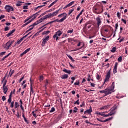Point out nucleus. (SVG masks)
Segmentation results:
<instances>
[{
  "mask_svg": "<svg viewBox=\"0 0 128 128\" xmlns=\"http://www.w3.org/2000/svg\"><path fill=\"white\" fill-rule=\"evenodd\" d=\"M99 92H100V94H104V96H106L110 94L112 92H114V90H112V88L108 87L104 90H100Z\"/></svg>",
  "mask_w": 128,
  "mask_h": 128,
  "instance_id": "nucleus-1",
  "label": "nucleus"
},
{
  "mask_svg": "<svg viewBox=\"0 0 128 128\" xmlns=\"http://www.w3.org/2000/svg\"><path fill=\"white\" fill-rule=\"evenodd\" d=\"M62 32L59 30L56 32L55 34L53 36V38H54V40H55L56 38V40H58V38H60L58 36H62Z\"/></svg>",
  "mask_w": 128,
  "mask_h": 128,
  "instance_id": "nucleus-2",
  "label": "nucleus"
},
{
  "mask_svg": "<svg viewBox=\"0 0 128 128\" xmlns=\"http://www.w3.org/2000/svg\"><path fill=\"white\" fill-rule=\"evenodd\" d=\"M59 12H60V10H56V12H54L53 13L48 14V18H54V16H58V14Z\"/></svg>",
  "mask_w": 128,
  "mask_h": 128,
  "instance_id": "nucleus-3",
  "label": "nucleus"
},
{
  "mask_svg": "<svg viewBox=\"0 0 128 128\" xmlns=\"http://www.w3.org/2000/svg\"><path fill=\"white\" fill-rule=\"evenodd\" d=\"M40 12H42L41 10H39L38 12H37L36 13L32 15V16H34L30 20H29L28 22H26L27 24H30V22H32V20H34L35 18H36V16H38V13Z\"/></svg>",
  "mask_w": 128,
  "mask_h": 128,
  "instance_id": "nucleus-4",
  "label": "nucleus"
},
{
  "mask_svg": "<svg viewBox=\"0 0 128 128\" xmlns=\"http://www.w3.org/2000/svg\"><path fill=\"white\" fill-rule=\"evenodd\" d=\"M4 8L8 12H14V8L12 6H9V5H6L4 7Z\"/></svg>",
  "mask_w": 128,
  "mask_h": 128,
  "instance_id": "nucleus-5",
  "label": "nucleus"
},
{
  "mask_svg": "<svg viewBox=\"0 0 128 128\" xmlns=\"http://www.w3.org/2000/svg\"><path fill=\"white\" fill-rule=\"evenodd\" d=\"M117 106L114 105L110 110V116L115 114H116V110Z\"/></svg>",
  "mask_w": 128,
  "mask_h": 128,
  "instance_id": "nucleus-6",
  "label": "nucleus"
},
{
  "mask_svg": "<svg viewBox=\"0 0 128 128\" xmlns=\"http://www.w3.org/2000/svg\"><path fill=\"white\" fill-rule=\"evenodd\" d=\"M96 20L97 22L96 24L98 26V28H100V24H102V19L100 17H97L96 18Z\"/></svg>",
  "mask_w": 128,
  "mask_h": 128,
  "instance_id": "nucleus-7",
  "label": "nucleus"
},
{
  "mask_svg": "<svg viewBox=\"0 0 128 128\" xmlns=\"http://www.w3.org/2000/svg\"><path fill=\"white\" fill-rule=\"evenodd\" d=\"M62 16H64L63 18H64L65 20H66V16H68V14L66 12L62 13L58 15V18H62Z\"/></svg>",
  "mask_w": 128,
  "mask_h": 128,
  "instance_id": "nucleus-8",
  "label": "nucleus"
},
{
  "mask_svg": "<svg viewBox=\"0 0 128 128\" xmlns=\"http://www.w3.org/2000/svg\"><path fill=\"white\" fill-rule=\"evenodd\" d=\"M110 70L106 75V78L104 79V80H110Z\"/></svg>",
  "mask_w": 128,
  "mask_h": 128,
  "instance_id": "nucleus-9",
  "label": "nucleus"
},
{
  "mask_svg": "<svg viewBox=\"0 0 128 128\" xmlns=\"http://www.w3.org/2000/svg\"><path fill=\"white\" fill-rule=\"evenodd\" d=\"M92 112V106H90V109L85 111L84 112V114H90Z\"/></svg>",
  "mask_w": 128,
  "mask_h": 128,
  "instance_id": "nucleus-10",
  "label": "nucleus"
},
{
  "mask_svg": "<svg viewBox=\"0 0 128 128\" xmlns=\"http://www.w3.org/2000/svg\"><path fill=\"white\" fill-rule=\"evenodd\" d=\"M74 4V1L70 2L64 8V10H66V8H70V6H72V5Z\"/></svg>",
  "mask_w": 128,
  "mask_h": 128,
  "instance_id": "nucleus-11",
  "label": "nucleus"
},
{
  "mask_svg": "<svg viewBox=\"0 0 128 128\" xmlns=\"http://www.w3.org/2000/svg\"><path fill=\"white\" fill-rule=\"evenodd\" d=\"M14 32H16V30H13L11 31H10L6 35V36H7V38H8L10 36H12V34H14Z\"/></svg>",
  "mask_w": 128,
  "mask_h": 128,
  "instance_id": "nucleus-12",
  "label": "nucleus"
},
{
  "mask_svg": "<svg viewBox=\"0 0 128 128\" xmlns=\"http://www.w3.org/2000/svg\"><path fill=\"white\" fill-rule=\"evenodd\" d=\"M30 50V48H28L26 50H25L22 54H20V56H22L24 54H28V52Z\"/></svg>",
  "mask_w": 128,
  "mask_h": 128,
  "instance_id": "nucleus-13",
  "label": "nucleus"
},
{
  "mask_svg": "<svg viewBox=\"0 0 128 128\" xmlns=\"http://www.w3.org/2000/svg\"><path fill=\"white\" fill-rule=\"evenodd\" d=\"M118 62H116L114 66V68L113 70V72L114 74H116V69L118 68Z\"/></svg>",
  "mask_w": 128,
  "mask_h": 128,
  "instance_id": "nucleus-14",
  "label": "nucleus"
},
{
  "mask_svg": "<svg viewBox=\"0 0 128 128\" xmlns=\"http://www.w3.org/2000/svg\"><path fill=\"white\" fill-rule=\"evenodd\" d=\"M65 20H66V18H62L60 20H58V19H56V20H54V22H62Z\"/></svg>",
  "mask_w": 128,
  "mask_h": 128,
  "instance_id": "nucleus-15",
  "label": "nucleus"
},
{
  "mask_svg": "<svg viewBox=\"0 0 128 128\" xmlns=\"http://www.w3.org/2000/svg\"><path fill=\"white\" fill-rule=\"evenodd\" d=\"M2 90H3V92H4V94H6V92H8V86L2 87Z\"/></svg>",
  "mask_w": 128,
  "mask_h": 128,
  "instance_id": "nucleus-16",
  "label": "nucleus"
},
{
  "mask_svg": "<svg viewBox=\"0 0 128 128\" xmlns=\"http://www.w3.org/2000/svg\"><path fill=\"white\" fill-rule=\"evenodd\" d=\"M108 28H112V26H108V25H104V26H102L101 29L102 30H108Z\"/></svg>",
  "mask_w": 128,
  "mask_h": 128,
  "instance_id": "nucleus-17",
  "label": "nucleus"
},
{
  "mask_svg": "<svg viewBox=\"0 0 128 128\" xmlns=\"http://www.w3.org/2000/svg\"><path fill=\"white\" fill-rule=\"evenodd\" d=\"M63 72H66V74H72V70H68L66 68L63 69Z\"/></svg>",
  "mask_w": 128,
  "mask_h": 128,
  "instance_id": "nucleus-18",
  "label": "nucleus"
},
{
  "mask_svg": "<svg viewBox=\"0 0 128 128\" xmlns=\"http://www.w3.org/2000/svg\"><path fill=\"white\" fill-rule=\"evenodd\" d=\"M98 10V8H94V9H93V12H94V14H102V12H96V10Z\"/></svg>",
  "mask_w": 128,
  "mask_h": 128,
  "instance_id": "nucleus-19",
  "label": "nucleus"
},
{
  "mask_svg": "<svg viewBox=\"0 0 128 128\" xmlns=\"http://www.w3.org/2000/svg\"><path fill=\"white\" fill-rule=\"evenodd\" d=\"M11 54H12V52L9 53L8 55L4 56L3 58H2L0 60V61L3 62V60H6V58H8V56H10Z\"/></svg>",
  "mask_w": 128,
  "mask_h": 128,
  "instance_id": "nucleus-20",
  "label": "nucleus"
},
{
  "mask_svg": "<svg viewBox=\"0 0 128 128\" xmlns=\"http://www.w3.org/2000/svg\"><path fill=\"white\" fill-rule=\"evenodd\" d=\"M42 22V21L40 19L34 23V26H38V24H40V22Z\"/></svg>",
  "mask_w": 128,
  "mask_h": 128,
  "instance_id": "nucleus-21",
  "label": "nucleus"
},
{
  "mask_svg": "<svg viewBox=\"0 0 128 128\" xmlns=\"http://www.w3.org/2000/svg\"><path fill=\"white\" fill-rule=\"evenodd\" d=\"M68 78V74H64L61 76V78H62V80H66V78Z\"/></svg>",
  "mask_w": 128,
  "mask_h": 128,
  "instance_id": "nucleus-22",
  "label": "nucleus"
},
{
  "mask_svg": "<svg viewBox=\"0 0 128 128\" xmlns=\"http://www.w3.org/2000/svg\"><path fill=\"white\" fill-rule=\"evenodd\" d=\"M58 0H56L55 1H54V2H52L48 6V8H50L51 6H54V4H56V2H58Z\"/></svg>",
  "mask_w": 128,
  "mask_h": 128,
  "instance_id": "nucleus-23",
  "label": "nucleus"
},
{
  "mask_svg": "<svg viewBox=\"0 0 128 128\" xmlns=\"http://www.w3.org/2000/svg\"><path fill=\"white\" fill-rule=\"evenodd\" d=\"M110 108V105L104 106L100 108V110H108Z\"/></svg>",
  "mask_w": 128,
  "mask_h": 128,
  "instance_id": "nucleus-24",
  "label": "nucleus"
},
{
  "mask_svg": "<svg viewBox=\"0 0 128 128\" xmlns=\"http://www.w3.org/2000/svg\"><path fill=\"white\" fill-rule=\"evenodd\" d=\"M46 18H48V14L44 16L41 18L40 20L42 22V20H46Z\"/></svg>",
  "mask_w": 128,
  "mask_h": 128,
  "instance_id": "nucleus-25",
  "label": "nucleus"
},
{
  "mask_svg": "<svg viewBox=\"0 0 128 128\" xmlns=\"http://www.w3.org/2000/svg\"><path fill=\"white\" fill-rule=\"evenodd\" d=\"M22 4H24V2H22L18 1L16 4V6H22Z\"/></svg>",
  "mask_w": 128,
  "mask_h": 128,
  "instance_id": "nucleus-26",
  "label": "nucleus"
},
{
  "mask_svg": "<svg viewBox=\"0 0 128 128\" xmlns=\"http://www.w3.org/2000/svg\"><path fill=\"white\" fill-rule=\"evenodd\" d=\"M14 70H10L9 74L8 75V76H12V74H14Z\"/></svg>",
  "mask_w": 128,
  "mask_h": 128,
  "instance_id": "nucleus-27",
  "label": "nucleus"
},
{
  "mask_svg": "<svg viewBox=\"0 0 128 128\" xmlns=\"http://www.w3.org/2000/svg\"><path fill=\"white\" fill-rule=\"evenodd\" d=\"M46 42H48V41L46 40H45L44 39L42 42V46H46Z\"/></svg>",
  "mask_w": 128,
  "mask_h": 128,
  "instance_id": "nucleus-28",
  "label": "nucleus"
},
{
  "mask_svg": "<svg viewBox=\"0 0 128 128\" xmlns=\"http://www.w3.org/2000/svg\"><path fill=\"white\" fill-rule=\"evenodd\" d=\"M66 56L68 58H69L70 60H72V62H75L74 60V58L72 56H70V55L67 54Z\"/></svg>",
  "mask_w": 128,
  "mask_h": 128,
  "instance_id": "nucleus-29",
  "label": "nucleus"
},
{
  "mask_svg": "<svg viewBox=\"0 0 128 128\" xmlns=\"http://www.w3.org/2000/svg\"><path fill=\"white\" fill-rule=\"evenodd\" d=\"M20 106V105L18 104V102H14V108H18Z\"/></svg>",
  "mask_w": 128,
  "mask_h": 128,
  "instance_id": "nucleus-30",
  "label": "nucleus"
},
{
  "mask_svg": "<svg viewBox=\"0 0 128 128\" xmlns=\"http://www.w3.org/2000/svg\"><path fill=\"white\" fill-rule=\"evenodd\" d=\"M44 5H41L40 6H38L36 8H34V10L36 12V10H38V8H44Z\"/></svg>",
  "mask_w": 128,
  "mask_h": 128,
  "instance_id": "nucleus-31",
  "label": "nucleus"
},
{
  "mask_svg": "<svg viewBox=\"0 0 128 128\" xmlns=\"http://www.w3.org/2000/svg\"><path fill=\"white\" fill-rule=\"evenodd\" d=\"M34 18V16H32L27 18L24 20V22H28V20H30V18Z\"/></svg>",
  "mask_w": 128,
  "mask_h": 128,
  "instance_id": "nucleus-32",
  "label": "nucleus"
},
{
  "mask_svg": "<svg viewBox=\"0 0 128 128\" xmlns=\"http://www.w3.org/2000/svg\"><path fill=\"white\" fill-rule=\"evenodd\" d=\"M36 26V25H34V24H32L30 25V26H29V28H29V29L28 30V32H30V30H32L34 28V26Z\"/></svg>",
  "mask_w": 128,
  "mask_h": 128,
  "instance_id": "nucleus-33",
  "label": "nucleus"
},
{
  "mask_svg": "<svg viewBox=\"0 0 128 128\" xmlns=\"http://www.w3.org/2000/svg\"><path fill=\"white\" fill-rule=\"evenodd\" d=\"M96 78L98 80H100V75L98 74H96Z\"/></svg>",
  "mask_w": 128,
  "mask_h": 128,
  "instance_id": "nucleus-34",
  "label": "nucleus"
},
{
  "mask_svg": "<svg viewBox=\"0 0 128 128\" xmlns=\"http://www.w3.org/2000/svg\"><path fill=\"white\" fill-rule=\"evenodd\" d=\"M11 46L10 44V42H8L6 43V48H8H8H10Z\"/></svg>",
  "mask_w": 128,
  "mask_h": 128,
  "instance_id": "nucleus-35",
  "label": "nucleus"
},
{
  "mask_svg": "<svg viewBox=\"0 0 128 128\" xmlns=\"http://www.w3.org/2000/svg\"><path fill=\"white\" fill-rule=\"evenodd\" d=\"M116 47L114 46L110 50L111 52H116Z\"/></svg>",
  "mask_w": 128,
  "mask_h": 128,
  "instance_id": "nucleus-36",
  "label": "nucleus"
},
{
  "mask_svg": "<svg viewBox=\"0 0 128 128\" xmlns=\"http://www.w3.org/2000/svg\"><path fill=\"white\" fill-rule=\"evenodd\" d=\"M112 120V117L106 118L105 120H104V122H108L110 120Z\"/></svg>",
  "mask_w": 128,
  "mask_h": 128,
  "instance_id": "nucleus-37",
  "label": "nucleus"
},
{
  "mask_svg": "<svg viewBox=\"0 0 128 128\" xmlns=\"http://www.w3.org/2000/svg\"><path fill=\"white\" fill-rule=\"evenodd\" d=\"M23 38H21L19 40H18L17 42H15L16 44H20V42H22Z\"/></svg>",
  "mask_w": 128,
  "mask_h": 128,
  "instance_id": "nucleus-38",
  "label": "nucleus"
},
{
  "mask_svg": "<svg viewBox=\"0 0 128 128\" xmlns=\"http://www.w3.org/2000/svg\"><path fill=\"white\" fill-rule=\"evenodd\" d=\"M50 32V30L44 31L42 33V34H48Z\"/></svg>",
  "mask_w": 128,
  "mask_h": 128,
  "instance_id": "nucleus-39",
  "label": "nucleus"
},
{
  "mask_svg": "<svg viewBox=\"0 0 128 128\" xmlns=\"http://www.w3.org/2000/svg\"><path fill=\"white\" fill-rule=\"evenodd\" d=\"M74 8L70 9L68 10V16L70 15V14L72 12H74Z\"/></svg>",
  "mask_w": 128,
  "mask_h": 128,
  "instance_id": "nucleus-40",
  "label": "nucleus"
},
{
  "mask_svg": "<svg viewBox=\"0 0 128 128\" xmlns=\"http://www.w3.org/2000/svg\"><path fill=\"white\" fill-rule=\"evenodd\" d=\"M118 23L117 22L116 24H115V32H116V30H118Z\"/></svg>",
  "mask_w": 128,
  "mask_h": 128,
  "instance_id": "nucleus-41",
  "label": "nucleus"
},
{
  "mask_svg": "<svg viewBox=\"0 0 128 128\" xmlns=\"http://www.w3.org/2000/svg\"><path fill=\"white\" fill-rule=\"evenodd\" d=\"M111 88H112V90H114V82L112 83V86L110 87Z\"/></svg>",
  "mask_w": 128,
  "mask_h": 128,
  "instance_id": "nucleus-42",
  "label": "nucleus"
},
{
  "mask_svg": "<svg viewBox=\"0 0 128 128\" xmlns=\"http://www.w3.org/2000/svg\"><path fill=\"white\" fill-rule=\"evenodd\" d=\"M74 32V29L69 30L67 31V34H72Z\"/></svg>",
  "mask_w": 128,
  "mask_h": 128,
  "instance_id": "nucleus-43",
  "label": "nucleus"
},
{
  "mask_svg": "<svg viewBox=\"0 0 128 128\" xmlns=\"http://www.w3.org/2000/svg\"><path fill=\"white\" fill-rule=\"evenodd\" d=\"M118 62H122V56H120L118 59Z\"/></svg>",
  "mask_w": 128,
  "mask_h": 128,
  "instance_id": "nucleus-44",
  "label": "nucleus"
},
{
  "mask_svg": "<svg viewBox=\"0 0 128 128\" xmlns=\"http://www.w3.org/2000/svg\"><path fill=\"white\" fill-rule=\"evenodd\" d=\"M6 52H3L0 53V56H4V54H6Z\"/></svg>",
  "mask_w": 128,
  "mask_h": 128,
  "instance_id": "nucleus-45",
  "label": "nucleus"
},
{
  "mask_svg": "<svg viewBox=\"0 0 128 128\" xmlns=\"http://www.w3.org/2000/svg\"><path fill=\"white\" fill-rule=\"evenodd\" d=\"M14 101L10 103V108H14Z\"/></svg>",
  "mask_w": 128,
  "mask_h": 128,
  "instance_id": "nucleus-46",
  "label": "nucleus"
},
{
  "mask_svg": "<svg viewBox=\"0 0 128 128\" xmlns=\"http://www.w3.org/2000/svg\"><path fill=\"white\" fill-rule=\"evenodd\" d=\"M8 42L9 44H10V46H12V44H14V40H10Z\"/></svg>",
  "mask_w": 128,
  "mask_h": 128,
  "instance_id": "nucleus-47",
  "label": "nucleus"
},
{
  "mask_svg": "<svg viewBox=\"0 0 128 128\" xmlns=\"http://www.w3.org/2000/svg\"><path fill=\"white\" fill-rule=\"evenodd\" d=\"M56 110V108H54V107H52L51 108V110L50 111V112H54Z\"/></svg>",
  "mask_w": 128,
  "mask_h": 128,
  "instance_id": "nucleus-48",
  "label": "nucleus"
},
{
  "mask_svg": "<svg viewBox=\"0 0 128 128\" xmlns=\"http://www.w3.org/2000/svg\"><path fill=\"white\" fill-rule=\"evenodd\" d=\"M76 78H78V76H76L74 77H72L71 80H76Z\"/></svg>",
  "mask_w": 128,
  "mask_h": 128,
  "instance_id": "nucleus-49",
  "label": "nucleus"
},
{
  "mask_svg": "<svg viewBox=\"0 0 128 128\" xmlns=\"http://www.w3.org/2000/svg\"><path fill=\"white\" fill-rule=\"evenodd\" d=\"M90 84L92 88H94V86H96V84L94 83H92V82H90Z\"/></svg>",
  "mask_w": 128,
  "mask_h": 128,
  "instance_id": "nucleus-50",
  "label": "nucleus"
},
{
  "mask_svg": "<svg viewBox=\"0 0 128 128\" xmlns=\"http://www.w3.org/2000/svg\"><path fill=\"white\" fill-rule=\"evenodd\" d=\"M28 5L23 6L24 10H28Z\"/></svg>",
  "mask_w": 128,
  "mask_h": 128,
  "instance_id": "nucleus-51",
  "label": "nucleus"
},
{
  "mask_svg": "<svg viewBox=\"0 0 128 128\" xmlns=\"http://www.w3.org/2000/svg\"><path fill=\"white\" fill-rule=\"evenodd\" d=\"M78 108H76V107H74V110H73V112H74V113H76V112H78Z\"/></svg>",
  "mask_w": 128,
  "mask_h": 128,
  "instance_id": "nucleus-52",
  "label": "nucleus"
},
{
  "mask_svg": "<svg viewBox=\"0 0 128 128\" xmlns=\"http://www.w3.org/2000/svg\"><path fill=\"white\" fill-rule=\"evenodd\" d=\"M4 32H8V30H10V28L6 26L4 29Z\"/></svg>",
  "mask_w": 128,
  "mask_h": 128,
  "instance_id": "nucleus-53",
  "label": "nucleus"
},
{
  "mask_svg": "<svg viewBox=\"0 0 128 128\" xmlns=\"http://www.w3.org/2000/svg\"><path fill=\"white\" fill-rule=\"evenodd\" d=\"M85 26H86V28H90L92 26H90V24L88 25V24H86Z\"/></svg>",
  "mask_w": 128,
  "mask_h": 128,
  "instance_id": "nucleus-54",
  "label": "nucleus"
},
{
  "mask_svg": "<svg viewBox=\"0 0 128 128\" xmlns=\"http://www.w3.org/2000/svg\"><path fill=\"white\" fill-rule=\"evenodd\" d=\"M102 32H108V29H104V30H102L101 29Z\"/></svg>",
  "mask_w": 128,
  "mask_h": 128,
  "instance_id": "nucleus-55",
  "label": "nucleus"
},
{
  "mask_svg": "<svg viewBox=\"0 0 128 128\" xmlns=\"http://www.w3.org/2000/svg\"><path fill=\"white\" fill-rule=\"evenodd\" d=\"M32 114L34 118H36V114L34 113V111L32 112Z\"/></svg>",
  "mask_w": 128,
  "mask_h": 128,
  "instance_id": "nucleus-56",
  "label": "nucleus"
},
{
  "mask_svg": "<svg viewBox=\"0 0 128 128\" xmlns=\"http://www.w3.org/2000/svg\"><path fill=\"white\" fill-rule=\"evenodd\" d=\"M74 104L78 105L80 104V100L78 99L76 102H74Z\"/></svg>",
  "mask_w": 128,
  "mask_h": 128,
  "instance_id": "nucleus-57",
  "label": "nucleus"
},
{
  "mask_svg": "<svg viewBox=\"0 0 128 128\" xmlns=\"http://www.w3.org/2000/svg\"><path fill=\"white\" fill-rule=\"evenodd\" d=\"M44 40L48 42V40H50V36H46Z\"/></svg>",
  "mask_w": 128,
  "mask_h": 128,
  "instance_id": "nucleus-58",
  "label": "nucleus"
},
{
  "mask_svg": "<svg viewBox=\"0 0 128 128\" xmlns=\"http://www.w3.org/2000/svg\"><path fill=\"white\" fill-rule=\"evenodd\" d=\"M121 20L124 22V24H126V20L122 18Z\"/></svg>",
  "mask_w": 128,
  "mask_h": 128,
  "instance_id": "nucleus-59",
  "label": "nucleus"
},
{
  "mask_svg": "<svg viewBox=\"0 0 128 128\" xmlns=\"http://www.w3.org/2000/svg\"><path fill=\"white\" fill-rule=\"evenodd\" d=\"M40 80H44V76H40L39 78Z\"/></svg>",
  "mask_w": 128,
  "mask_h": 128,
  "instance_id": "nucleus-60",
  "label": "nucleus"
},
{
  "mask_svg": "<svg viewBox=\"0 0 128 128\" xmlns=\"http://www.w3.org/2000/svg\"><path fill=\"white\" fill-rule=\"evenodd\" d=\"M20 108L21 110H22V112H24V107L22 106V105L20 104Z\"/></svg>",
  "mask_w": 128,
  "mask_h": 128,
  "instance_id": "nucleus-61",
  "label": "nucleus"
},
{
  "mask_svg": "<svg viewBox=\"0 0 128 128\" xmlns=\"http://www.w3.org/2000/svg\"><path fill=\"white\" fill-rule=\"evenodd\" d=\"M46 14V12H44V13H42V14H41L40 15V16H39V18H41V16H44V14Z\"/></svg>",
  "mask_w": 128,
  "mask_h": 128,
  "instance_id": "nucleus-62",
  "label": "nucleus"
},
{
  "mask_svg": "<svg viewBox=\"0 0 128 128\" xmlns=\"http://www.w3.org/2000/svg\"><path fill=\"white\" fill-rule=\"evenodd\" d=\"M2 18H4V15H1V16H0V20H2Z\"/></svg>",
  "mask_w": 128,
  "mask_h": 128,
  "instance_id": "nucleus-63",
  "label": "nucleus"
},
{
  "mask_svg": "<svg viewBox=\"0 0 128 128\" xmlns=\"http://www.w3.org/2000/svg\"><path fill=\"white\" fill-rule=\"evenodd\" d=\"M117 16H118V18H120V12H117Z\"/></svg>",
  "mask_w": 128,
  "mask_h": 128,
  "instance_id": "nucleus-64",
  "label": "nucleus"
}]
</instances>
